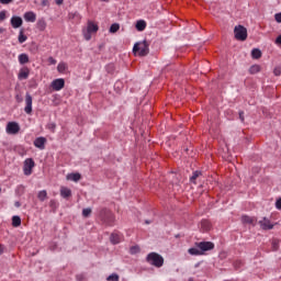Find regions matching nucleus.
<instances>
[{
    "mask_svg": "<svg viewBox=\"0 0 281 281\" xmlns=\"http://www.w3.org/2000/svg\"><path fill=\"white\" fill-rule=\"evenodd\" d=\"M49 205H50V207H54V205H56V201H55V200H52V201L49 202Z\"/></svg>",
    "mask_w": 281,
    "mask_h": 281,
    "instance_id": "45",
    "label": "nucleus"
},
{
    "mask_svg": "<svg viewBox=\"0 0 281 281\" xmlns=\"http://www.w3.org/2000/svg\"><path fill=\"white\" fill-rule=\"evenodd\" d=\"M19 43H25L27 41V36L23 34V30L20 31L19 37H18Z\"/></svg>",
    "mask_w": 281,
    "mask_h": 281,
    "instance_id": "31",
    "label": "nucleus"
},
{
    "mask_svg": "<svg viewBox=\"0 0 281 281\" xmlns=\"http://www.w3.org/2000/svg\"><path fill=\"white\" fill-rule=\"evenodd\" d=\"M241 223H244L245 225H256V220L254 217L244 215L241 217Z\"/></svg>",
    "mask_w": 281,
    "mask_h": 281,
    "instance_id": "17",
    "label": "nucleus"
},
{
    "mask_svg": "<svg viewBox=\"0 0 281 281\" xmlns=\"http://www.w3.org/2000/svg\"><path fill=\"white\" fill-rule=\"evenodd\" d=\"M149 45L148 42L143 41V42H137L134 47H133V53L135 56H148L149 52Z\"/></svg>",
    "mask_w": 281,
    "mask_h": 281,
    "instance_id": "2",
    "label": "nucleus"
},
{
    "mask_svg": "<svg viewBox=\"0 0 281 281\" xmlns=\"http://www.w3.org/2000/svg\"><path fill=\"white\" fill-rule=\"evenodd\" d=\"M25 104L24 112L27 115H32V95L30 93H26L25 95Z\"/></svg>",
    "mask_w": 281,
    "mask_h": 281,
    "instance_id": "11",
    "label": "nucleus"
},
{
    "mask_svg": "<svg viewBox=\"0 0 281 281\" xmlns=\"http://www.w3.org/2000/svg\"><path fill=\"white\" fill-rule=\"evenodd\" d=\"M82 216H85V218H88V216H91V209H83L82 210Z\"/></svg>",
    "mask_w": 281,
    "mask_h": 281,
    "instance_id": "34",
    "label": "nucleus"
},
{
    "mask_svg": "<svg viewBox=\"0 0 281 281\" xmlns=\"http://www.w3.org/2000/svg\"><path fill=\"white\" fill-rule=\"evenodd\" d=\"M201 227L204 229V232H209V229L212 227V224L209 221L203 220L201 222Z\"/></svg>",
    "mask_w": 281,
    "mask_h": 281,
    "instance_id": "27",
    "label": "nucleus"
},
{
    "mask_svg": "<svg viewBox=\"0 0 281 281\" xmlns=\"http://www.w3.org/2000/svg\"><path fill=\"white\" fill-rule=\"evenodd\" d=\"M3 254V247L0 246V256Z\"/></svg>",
    "mask_w": 281,
    "mask_h": 281,
    "instance_id": "47",
    "label": "nucleus"
},
{
    "mask_svg": "<svg viewBox=\"0 0 281 281\" xmlns=\"http://www.w3.org/2000/svg\"><path fill=\"white\" fill-rule=\"evenodd\" d=\"M65 0H55V2H56V4L57 5H63V2H64Z\"/></svg>",
    "mask_w": 281,
    "mask_h": 281,
    "instance_id": "44",
    "label": "nucleus"
},
{
    "mask_svg": "<svg viewBox=\"0 0 281 281\" xmlns=\"http://www.w3.org/2000/svg\"><path fill=\"white\" fill-rule=\"evenodd\" d=\"M30 77V68H22L18 75L19 80H27Z\"/></svg>",
    "mask_w": 281,
    "mask_h": 281,
    "instance_id": "14",
    "label": "nucleus"
},
{
    "mask_svg": "<svg viewBox=\"0 0 281 281\" xmlns=\"http://www.w3.org/2000/svg\"><path fill=\"white\" fill-rule=\"evenodd\" d=\"M260 71H262V67L258 64L256 65H252L250 68H249V74L251 75H255V74H260Z\"/></svg>",
    "mask_w": 281,
    "mask_h": 281,
    "instance_id": "21",
    "label": "nucleus"
},
{
    "mask_svg": "<svg viewBox=\"0 0 281 281\" xmlns=\"http://www.w3.org/2000/svg\"><path fill=\"white\" fill-rule=\"evenodd\" d=\"M273 74H274V76H281V68L280 67H276L273 69Z\"/></svg>",
    "mask_w": 281,
    "mask_h": 281,
    "instance_id": "36",
    "label": "nucleus"
},
{
    "mask_svg": "<svg viewBox=\"0 0 281 281\" xmlns=\"http://www.w3.org/2000/svg\"><path fill=\"white\" fill-rule=\"evenodd\" d=\"M109 69H113V66H109Z\"/></svg>",
    "mask_w": 281,
    "mask_h": 281,
    "instance_id": "49",
    "label": "nucleus"
},
{
    "mask_svg": "<svg viewBox=\"0 0 281 281\" xmlns=\"http://www.w3.org/2000/svg\"><path fill=\"white\" fill-rule=\"evenodd\" d=\"M37 199L40 201H45V199H47V191L46 190L40 191L38 194H37Z\"/></svg>",
    "mask_w": 281,
    "mask_h": 281,
    "instance_id": "30",
    "label": "nucleus"
},
{
    "mask_svg": "<svg viewBox=\"0 0 281 281\" xmlns=\"http://www.w3.org/2000/svg\"><path fill=\"white\" fill-rule=\"evenodd\" d=\"M203 173L201 171H194L192 177L190 178L191 183H196V180L199 177H201Z\"/></svg>",
    "mask_w": 281,
    "mask_h": 281,
    "instance_id": "29",
    "label": "nucleus"
},
{
    "mask_svg": "<svg viewBox=\"0 0 281 281\" xmlns=\"http://www.w3.org/2000/svg\"><path fill=\"white\" fill-rule=\"evenodd\" d=\"M14 205H15L16 207H21V202L16 201V202H14Z\"/></svg>",
    "mask_w": 281,
    "mask_h": 281,
    "instance_id": "46",
    "label": "nucleus"
},
{
    "mask_svg": "<svg viewBox=\"0 0 281 281\" xmlns=\"http://www.w3.org/2000/svg\"><path fill=\"white\" fill-rule=\"evenodd\" d=\"M136 30L138 32H144V30H146V21L144 20H139L136 22Z\"/></svg>",
    "mask_w": 281,
    "mask_h": 281,
    "instance_id": "22",
    "label": "nucleus"
},
{
    "mask_svg": "<svg viewBox=\"0 0 281 281\" xmlns=\"http://www.w3.org/2000/svg\"><path fill=\"white\" fill-rule=\"evenodd\" d=\"M46 27H47V22H45V20H40L37 22V29L40 30V32H45Z\"/></svg>",
    "mask_w": 281,
    "mask_h": 281,
    "instance_id": "24",
    "label": "nucleus"
},
{
    "mask_svg": "<svg viewBox=\"0 0 281 281\" xmlns=\"http://www.w3.org/2000/svg\"><path fill=\"white\" fill-rule=\"evenodd\" d=\"M19 63L20 65H27V63H30V56H27V54L19 55Z\"/></svg>",
    "mask_w": 281,
    "mask_h": 281,
    "instance_id": "20",
    "label": "nucleus"
},
{
    "mask_svg": "<svg viewBox=\"0 0 281 281\" xmlns=\"http://www.w3.org/2000/svg\"><path fill=\"white\" fill-rule=\"evenodd\" d=\"M45 144H47V138H45V137H37L34 140V146L36 148H40V150H45Z\"/></svg>",
    "mask_w": 281,
    "mask_h": 281,
    "instance_id": "12",
    "label": "nucleus"
},
{
    "mask_svg": "<svg viewBox=\"0 0 281 281\" xmlns=\"http://www.w3.org/2000/svg\"><path fill=\"white\" fill-rule=\"evenodd\" d=\"M274 20L277 21V23H281V12L274 14Z\"/></svg>",
    "mask_w": 281,
    "mask_h": 281,
    "instance_id": "37",
    "label": "nucleus"
},
{
    "mask_svg": "<svg viewBox=\"0 0 281 281\" xmlns=\"http://www.w3.org/2000/svg\"><path fill=\"white\" fill-rule=\"evenodd\" d=\"M239 120L241 122H245V112H243V111L239 112Z\"/></svg>",
    "mask_w": 281,
    "mask_h": 281,
    "instance_id": "39",
    "label": "nucleus"
},
{
    "mask_svg": "<svg viewBox=\"0 0 281 281\" xmlns=\"http://www.w3.org/2000/svg\"><path fill=\"white\" fill-rule=\"evenodd\" d=\"M189 254L191 256H203V251H201V249L199 247L198 248H190Z\"/></svg>",
    "mask_w": 281,
    "mask_h": 281,
    "instance_id": "23",
    "label": "nucleus"
},
{
    "mask_svg": "<svg viewBox=\"0 0 281 281\" xmlns=\"http://www.w3.org/2000/svg\"><path fill=\"white\" fill-rule=\"evenodd\" d=\"M258 224L260 225L261 229H265V231L273 229L274 227L271 221L267 217H262V220H260Z\"/></svg>",
    "mask_w": 281,
    "mask_h": 281,
    "instance_id": "9",
    "label": "nucleus"
},
{
    "mask_svg": "<svg viewBox=\"0 0 281 281\" xmlns=\"http://www.w3.org/2000/svg\"><path fill=\"white\" fill-rule=\"evenodd\" d=\"M108 281H120V274L112 273L106 278Z\"/></svg>",
    "mask_w": 281,
    "mask_h": 281,
    "instance_id": "32",
    "label": "nucleus"
},
{
    "mask_svg": "<svg viewBox=\"0 0 281 281\" xmlns=\"http://www.w3.org/2000/svg\"><path fill=\"white\" fill-rule=\"evenodd\" d=\"M48 63L50 65H56V59H54V57H48Z\"/></svg>",
    "mask_w": 281,
    "mask_h": 281,
    "instance_id": "41",
    "label": "nucleus"
},
{
    "mask_svg": "<svg viewBox=\"0 0 281 281\" xmlns=\"http://www.w3.org/2000/svg\"><path fill=\"white\" fill-rule=\"evenodd\" d=\"M19 131H21V127L19 126V124L16 122L8 123L7 133L9 135H16V133H19Z\"/></svg>",
    "mask_w": 281,
    "mask_h": 281,
    "instance_id": "6",
    "label": "nucleus"
},
{
    "mask_svg": "<svg viewBox=\"0 0 281 281\" xmlns=\"http://www.w3.org/2000/svg\"><path fill=\"white\" fill-rule=\"evenodd\" d=\"M50 87L54 89V91H60L61 89H65V79L53 80Z\"/></svg>",
    "mask_w": 281,
    "mask_h": 281,
    "instance_id": "8",
    "label": "nucleus"
},
{
    "mask_svg": "<svg viewBox=\"0 0 281 281\" xmlns=\"http://www.w3.org/2000/svg\"><path fill=\"white\" fill-rule=\"evenodd\" d=\"M146 261L153 267H164V257H161V255L157 252H150L149 255H147Z\"/></svg>",
    "mask_w": 281,
    "mask_h": 281,
    "instance_id": "3",
    "label": "nucleus"
},
{
    "mask_svg": "<svg viewBox=\"0 0 281 281\" xmlns=\"http://www.w3.org/2000/svg\"><path fill=\"white\" fill-rule=\"evenodd\" d=\"M13 227H21V217L19 215H14L12 217Z\"/></svg>",
    "mask_w": 281,
    "mask_h": 281,
    "instance_id": "25",
    "label": "nucleus"
},
{
    "mask_svg": "<svg viewBox=\"0 0 281 281\" xmlns=\"http://www.w3.org/2000/svg\"><path fill=\"white\" fill-rule=\"evenodd\" d=\"M57 71L59 74H65V71H67V64L66 63H59L57 66Z\"/></svg>",
    "mask_w": 281,
    "mask_h": 281,
    "instance_id": "26",
    "label": "nucleus"
},
{
    "mask_svg": "<svg viewBox=\"0 0 281 281\" xmlns=\"http://www.w3.org/2000/svg\"><path fill=\"white\" fill-rule=\"evenodd\" d=\"M273 249H278V244L277 243L273 244Z\"/></svg>",
    "mask_w": 281,
    "mask_h": 281,
    "instance_id": "48",
    "label": "nucleus"
},
{
    "mask_svg": "<svg viewBox=\"0 0 281 281\" xmlns=\"http://www.w3.org/2000/svg\"><path fill=\"white\" fill-rule=\"evenodd\" d=\"M277 210H281V198L276 203Z\"/></svg>",
    "mask_w": 281,
    "mask_h": 281,
    "instance_id": "42",
    "label": "nucleus"
},
{
    "mask_svg": "<svg viewBox=\"0 0 281 281\" xmlns=\"http://www.w3.org/2000/svg\"><path fill=\"white\" fill-rule=\"evenodd\" d=\"M146 223H147V225H148L150 222L147 221Z\"/></svg>",
    "mask_w": 281,
    "mask_h": 281,
    "instance_id": "50",
    "label": "nucleus"
},
{
    "mask_svg": "<svg viewBox=\"0 0 281 281\" xmlns=\"http://www.w3.org/2000/svg\"><path fill=\"white\" fill-rule=\"evenodd\" d=\"M35 164H34V159L32 158H27L25 161H24V167H23V170H24V175L26 177H30V175H32V169L34 168Z\"/></svg>",
    "mask_w": 281,
    "mask_h": 281,
    "instance_id": "5",
    "label": "nucleus"
},
{
    "mask_svg": "<svg viewBox=\"0 0 281 281\" xmlns=\"http://www.w3.org/2000/svg\"><path fill=\"white\" fill-rule=\"evenodd\" d=\"M0 3H2V5H8V3H12V0H0Z\"/></svg>",
    "mask_w": 281,
    "mask_h": 281,
    "instance_id": "40",
    "label": "nucleus"
},
{
    "mask_svg": "<svg viewBox=\"0 0 281 281\" xmlns=\"http://www.w3.org/2000/svg\"><path fill=\"white\" fill-rule=\"evenodd\" d=\"M98 24L88 21L87 26L82 30V34L86 41H91L95 34H98Z\"/></svg>",
    "mask_w": 281,
    "mask_h": 281,
    "instance_id": "1",
    "label": "nucleus"
},
{
    "mask_svg": "<svg viewBox=\"0 0 281 281\" xmlns=\"http://www.w3.org/2000/svg\"><path fill=\"white\" fill-rule=\"evenodd\" d=\"M25 21H29L30 23H34L36 21V14L34 12H26L24 14Z\"/></svg>",
    "mask_w": 281,
    "mask_h": 281,
    "instance_id": "18",
    "label": "nucleus"
},
{
    "mask_svg": "<svg viewBox=\"0 0 281 281\" xmlns=\"http://www.w3.org/2000/svg\"><path fill=\"white\" fill-rule=\"evenodd\" d=\"M108 223H115V215L113 213L108 214Z\"/></svg>",
    "mask_w": 281,
    "mask_h": 281,
    "instance_id": "35",
    "label": "nucleus"
},
{
    "mask_svg": "<svg viewBox=\"0 0 281 281\" xmlns=\"http://www.w3.org/2000/svg\"><path fill=\"white\" fill-rule=\"evenodd\" d=\"M139 251H140L139 246H133V247L130 249V254H132V255L139 254Z\"/></svg>",
    "mask_w": 281,
    "mask_h": 281,
    "instance_id": "33",
    "label": "nucleus"
},
{
    "mask_svg": "<svg viewBox=\"0 0 281 281\" xmlns=\"http://www.w3.org/2000/svg\"><path fill=\"white\" fill-rule=\"evenodd\" d=\"M234 34L237 41H247V27L237 25L234 29Z\"/></svg>",
    "mask_w": 281,
    "mask_h": 281,
    "instance_id": "4",
    "label": "nucleus"
},
{
    "mask_svg": "<svg viewBox=\"0 0 281 281\" xmlns=\"http://www.w3.org/2000/svg\"><path fill=\"white\" fill-rule=\"evenodd\" d=\"M111 245H120L122 243V236L117 232H113L109 236Z\"/></svg>",
    "mask_w": 281,
    "mask_h": 281,
    "instance_id": "10",
    "label": "nucleus"
},
{
    "mask_svg": "<svg viewBox=\"0 0 281 281\" xmlns=\"http://www.w3.org/2000/svg\"><path fill=\"white\" fill-rule=\"evenodd\" d=\"M0 21H5V11L0 12Z\"/></svg>",
    "mask_w": 281,
    "mask_h": 281,
    "instance_id": "38",
    "label": "nucleus"
},
{
    "mask_svg": "<svg viewBox=\"0 0 281 281\" xmlns=\"http://www.w3.org/2000/svg\"><path fill=\"white\" fill-rule=\"evenodd\" d=\"M251 57L255 59V60H258L260 58H262V52L259 49V48H254L251 50Z\"/></svg>",
    "mask_w": 281,
    "mask_h": 281,
    "instance_id": "19",
    "label": "nucleus"
},
{
    "mask_svg": "<svg viewBox=\"0 0 281 281\" xmlns=\"http://www.w3.org/2000/svg\"><path fill=\"white\" fill-rule=\"evenodd\" d=\"M60 195L63 196V199H69V196H71V189H69L67 187H61Z\"/></svg>",
    "mask_w": 281,
    "mask_h": 281,
    "instance_id": "16",
    "label": "nucleus"
},
{
    "mask_svg": "<svg viewBox=\"0 0 281 281\" xmlns=\"http://www.w3.org/2000/svg\"><path fill=\"white\" fill-rule=\"evenodd\" d=\"M42 5H43V7H47V5H49V1H47V0H43V1H42Z\"/></svg>",
    "mask_w": 281,
    "mask_h": 281,
    "instance_id": "43",
    "label": "nucleus"
},
{
    "mask_svg": "<svg viewBox=\"0 0 281 281\" xmlns=\"http://www.w3.org/2000/svg\"><path fill=\"white\" fill-rule=\"evenodd\" d=\"M120 31V24L119 23H114L110 26V34H116Z\"/></svg>",
    "mask_w": 281,
    "mask_h": 281,
    "instance_id": "28",
    "label": "nucleus"
},
{
    "mask_svg": "<svg viewBox=\"0 0 281 281\" xmlns=\"http://www.w3.org/2000/svg\"><path fill=\"white\" fill-rule=\"evenodd\" d=\"M0 192H1V189H0Z\"/></svg>",
    "mask_w": 281,
    "mask_h": 281,
    "instance_id": "51",
    "label": "nucleus"
},
{
    "mask_svg": "<svg viewBox=\"0 0 281 281\" xmlns=\"http://www.w3.org/2000/svg\"><path fill=\"white\" fill-rule=\"evenodd\" d=\"M11 25L14 27V30L21 27V25H23V19H21V16H12Z\"/></svg>",
    "mask_w": 281,
    "mask_h": 281,
    "instance_id": "13",
    "label": "nucleus"
},
{
    "mask_svg": "<svg viewBox=\"0 0 281 281\" xmlns=\"http://www.w3.org/2000/svg\"><path fill=\"white\" fill-rule=\"evenodd\" d=\"M198 247L200 249V251H202V254L204 251H212V249H214V243L212 241H201L198 244Z\"/></svg>",
    "mask_w": 281,
    "mask_h": 281,
    "instance_id": "7",
    "label": "nucleus"
},
{
    "mask_svg": "<svg viewBox=\"0 0 281 281\" xmlns=\"http://www.w3.org/2000/svg\"><path fill=\"white\" fill-rule=\"evenodd\" d=\"M67 181H75V183H78L80 179H82V176L80 173H69L66 176Z\"/></svg>",
    "mask_w": 281,
    "mask_h": 281,
    "instance_id": "15",
    "label": "nucleus"
}]
</instances>
